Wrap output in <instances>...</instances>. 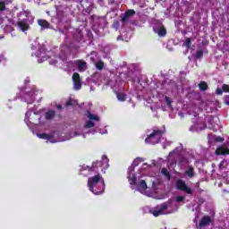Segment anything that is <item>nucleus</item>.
I'll return each instance as SVG.
<instances>
[{
	"label": "nucleus",
	"instance_id": "f257e3e1",
	"mask_svg": "<svg viewBox=\"0 0 229 229\" xmlns=\"http://www.w3.org/2000/svg\"><path fill=\"white\" fill-rule=\"evenodd\" d=\"M103 163L100 161H95L89 169V173H95V175L88 179V187L90 192H93L96 196L103 194L105 192V179L101 174H99L98 167H102Z\"/></svg>",
	"mask_w": 229,
	"mask_h": 229
},
{
	"label": "nucleus",
	"instance_id": "f03ea898",
	"mask_svg": "<svg viewBox=\"0 0 229 229\" xmlns=\"http://www.w3.org/2000/svg\"><path fill=\"white\" fill-rule=\"evenodd\" d=\"M164 135V131L162 130H154L150 135H148L145 139V142L150 143V144H155V141H152L153 139H157V143L160 142V137Z\"/></svg>",
	"mask_w": 229,
	"mask_h": 229
},
{
	"label": "nucleus",
	"instance_id": "7ed1b4c3",
	"mask_svg": "<svg viewBox=\"0 0 229 229\" xmlns=\"http://www.w3.org/2000/svg\"><path fill=\"white\" fill-rule=\"evenodd\" d=\"M176 189H178V191H182V192H185L186 194H192V189L189 188V186H187V183H185V181L179 179L176 182Z\"/></svg>",
	"mask_w": 229,
	"mask_h": 229
},
{
	"label": "nucleus",
	"instance_id": "20e7f679",
	"mask_svg": "<svg viewBox=\"0 0 229 229\" xmlns=\"http://www.w3.org/2000/svg\"><path fill=\"white\" fill-rule=\"evenodd\" d=\"M158 209L150 211L154 217H158V216H164V212L169 208V202H164L159 207Z\"/></svg>",
	"mask_w": 229,
	"mask_h": 229
},
{
	"label": "nucleus",
	"instance_id": "39448f33",
	"mask_svg": "<svg viewBox=\"0 0 229 229\" xmlns=\"http://www.w3.org/2000/svg\"><path fill=\"white\" fill-rule=\"evenodd\" d=\"M73 87L75 90H81V77H80V73L74 72L72 75Z\"/></svg>",
	"mask_w": 229,
	"mask_h": 229
},
{
	"label": "nucleus",
	"instance_id": "423d86ee",
	"mask_svg": "<svg viewBox=\"0 0 229 229\" xmlns=\"http://www.w3.org/2000/svg\"><path fill=\"white\" fill-rule=\"evenodd\" d=\"M17 28L21 30V31H28L30 30V23L28 22V20L23 19L16 22Z\"/></svg>",
	"mask_w": 229,
	"mask_h": 229
},
{
	"label": "nucleus",
	"instance_id": "0eeeda50",
	"mask_svg": "<svg viewBox=\"0 0 229 229\" xmlns=\"http://www.w3.org/2000/svg\"><path fill=\"white\" fill-rule=\"evenodd\" d=\"M210 223H212V217L210 216H204L199 223V228H206Z\"/></svg>",
	"mask_w": 229,
	"mask_h": 229
},
{
	"label": "nucleus",
	"instance_id": "6e6552de",
	"mask_svg": "<svg viewBox=\"0 0 229 229\" xmlns=\"http://www.w3.org/2000/svg\"><path fill=\"white\" fill-rule=\"evenodd\" d=\"M75 65L77 66V69L79 70V72H85V69L87 68V62L79 59L74 61Z\"/></svg>",
	"mask_w": 229,
	"mask_h": 229
},
{
	"label": "nucleus",
	"instance_id": "1a4fd4ad",
	"mask_svg": "<svg viewBox=\"0 0 229 229\" xmlns=\"http://www.w3.org/2000/svg\"><path fill=\"white\" fill-rule=\"evenodd\" d=\"M133 15H135V10L133 9L126 10L122 16V19H121L122 22H126V21H128L130 17H133Z\"/></svg>",
	"mask_w": 229,
	"mask_h": 229
},
{
	"label": "nucleus",
	"instance_id": "9d476101",
	"mask_svg": "<svg viewBox=\"0 0 229 229\" xmlns=\"http://www.w3.org/2000/svg\"><path fill=\"white\" fill-rule=\"evenodd\" d=\"M155 33H157L158 37L164 38L165 37V35H167V30L165 29V27L164 25H162L161 27H159L157 30H154Z\"/></svg>",
	"mask_w": 229,
	"mask_h": 229
},
{
	"label": "nucleus",
	"instance_id": "9b49d317",
	"mask_svg": "<svg viewBox=\"0 0 229 229\" xmlns=\"http://www.w3.org/2000/svg\"><path fill=\"white\" fill-rule=\"evenodd\" d=\"M216 155H229V148L225 146H220L216 148Z\"/></svg>",
	"mask_w": 229,
	"mask_h": 229
},
{
	"label": "nucleus",
	"instance_id": "f8f14e48",
	"mask_svg": "<svg viewBox=\"0 0 229 229\" xmlns=\"http://www.w3.org/2000/svg\"><path fill=\"white\" fill-rule=\"evenodd\" d=\"M38 26H40L43 30H49L51 28V23L46 20H38Z\"/></svg>",
	"mask_w": 229,
	"mask_h": 229
},
{
	"label": "nucleus",
	"instance_id": "ddd939ff",
	"mask_svg": "<svg viewBox=\"0 0 229 229\" xmlns=\"http://www.w3.org/2000/svg\"><path fill=\"white\" fill-rule=\"evenodd\" d=\"M185 174H187L189 178H194V176H196V173L194 172V166L188 165L185 171Z\"/></svg>",
	"mask_w": 229,
	"mask_h": 229
},
{
	"label": "nucleus",
	"instance_id": "4468645a",
	"mask_svg": "<svg viewBox=\"0 0 229 229\" xmlns=\"http://www.w3.org/2000/svg\"><path fill=\"white\" fill-rule=\"evenodd\" d=\"M55 115H56V112H55V110H49L45 114L47 121H51V119H54Z\"/></svg>",
	"mask_w": 229,
	"mask_h": 229
},
{
	"label": "nucleus",
	"instance_id": "2eb2a0df",
	"mask_svg": "<svg viewBox=\"0 0 229 229\" xmlns=\"http://www.w3.org/2000/svg\"><path fill=\"white\" fill-rule=\"evenodd\" d=\"M199 89L202 92H205V90H208V84H207V82L205 81H202L199 84Z\"/></svg>",
	"mask_w": 229,
	"mask_h": 229
},
{
	"label": "nucleus",
	"instance_id": "dca6fc26",
	"mask_svg": "<svg viewBox=\"0 0 229 229\" xmlns=\"http://www.w3.org/2000/svg\"><path fill=\"white\" fill-rule=\"evenodd\" d=\"M39 139H44L45 140H51L53 139V135L47 133H39L38 134Z\"/></svg>",
	"mask_w": 229,
	"mask_h": 229
},
{
	"label": "nucleus",
	"instance_id": "f3484780",
	"mask_svg": "<svg viewBox=\"0 0 229 229\" xmlns=\"http://www.w3.org/2000/svg\"><path fill=\"white\" fill-rule=\"evenodd\" d=\"M183 46H185L187 49H191V46H192V38H187L183 43Z\"/></svg>",
	"mask_w": 229,
	"mask_h": 229
},
{
	"label": "nucleus",
	"instance_id": "a211bd4d",
	"mask_svg": "<svg viewBox=\"0 0 229 229\" xmlns=\"http://www.w3.org/2000/svg\"><path fill=\"white\" fill-rule=\"evenodd\" d=\"M162 174L167 178V180H171V173H169V170L167 168H162L161 170Z\"/></svg>",
	"mask_w": 229,
	"mask_h": 229
},
{
	"label": "nucleus",
	"instance_id": "6ab92c4d",
	"mask_svg": "<svg viewBox=\"0 0 229 229\" xmlns=\"http://www.w3.org/2000/svg\"><path fill=\"white\" fill-rule=\"evenodd\" d=\"M138 187H140V189H142L143 191H146V189H148V184L146 183V181L141 180L138 182Z\"/></svg>",
	"mask_w": 229,
	"mask_h": 229
},
{
	"label": "nucleus",
	"instance_id": "aec40b11",
	"mask_svg": "<svg viewBox=\"0 0 229 229\" xmlns=\"http://www.w3.org/2000/svg\"><path fill=\"white\" fill-rule=\"evenodd\" d=\"M116 98L118 99V101H126V95L124 93H116Z\"/></svg>",
	"mask_w": 229,
	"mask_h": 229
},
{
	"label": "nucleus",
	"instance_id": "412c9836",
	"mask_svg": "<svg viewBox=\"0 0 229 229\" xmlns=\"http://www.w3.org/2000/svg\"><path fill=\"white\" fill-rule=\"evenodd\" d=\"M129 182L131 185H137V176H135V174L130 175Z\"/></svg>",
	"mask_w": 229,
	"mask_h": 229
},
{
	"label": "nucleus",
	"instance_id": "4be33fe9",
	"mask_svg": "<svg viewBox=\"0 0 229 229\" xmlns=\"http://www.w3.org/2000/svg\"><path fill=\"white\" fill-rule=\"evenodd\" d=\"M105 67V63L103 61H99L96 64V69H98V71H103Z\"/></svg>",
	"mask_w": 229,
	"mask_h": 229
},
{
	"label": "nucleus",
	"instance_id": "5701e85b",
	"mask_svg": "<svg viewBox=\"0 0 229 229\" xmlns=\"http://www.w3.org/2000/svg\"><path fill=\"white\" fill-rule=\"evenodd\" d=\"M179 164H189V158L182 156L179 158Z\"/></svg>",
	"mask_w": 229,
	"mask_h": 229
},
{
	"label": "nucleus",
	"instance_id": "b1692460",
	"mask_svg": "<svg viewBox=\"0 0 229 229\" xmlns=\"http://www.w3.org/2000/svg\"><path fill=\"white\" fill-rule=\"evenodd\" d=\"M94 126H95L94 122H92V120H89L84 125V128H94Z\"/></svg>",
	"mask_w": 229,
	"mask_h": 229
},
{
	"label": "nucleus",
	"instance_id": "393cba45",
	"mask_svg": "<svg viewBox=\"0 0 229 229\" xmlns=\"http://www.w3.org/2000/svg\"><path fill=\"white\" fill-rule=\"evenodd\" d=\"M195 58L197 60H201V58H203V50L197 51Z\"/></svg>",
	"mask_w": 229,
	"mask_h": 229
},
{
	"label": "nucleus",
	"instance_id": "a878e982",
	"mask_svg": "<svg viewBox=\"0 0 229 229\" xmlns=\"http://www.w3.org/2000/svg\"><path fill=\"white\" fill-rule=\"evenodd\" d=\"M88 117L90 121H99V118L93 114L89 113Z\"/></svg>",
	"mask_w": 229,
	"mask_h": 229
},
{
	"label": "nucleus",
	"instance_id": "bb28decb",
	"mask_svg": "<svg viewBox=\"0 0 229 229\" xmlns=\"http://www.w3.org/2000/svg\"><path fill=\"white\" fill-rule=\"evenodd\" d=\"M6 10V4L4 2L0 1V12H4Z\"/></svg>",
	"mask_w": 229,
	"mask_h": 229
},
{
	"label": "nucleus",
	"instance_id": "cd10ccee",
	"mask_svg": "<svg viewBox=\"0 0 229 229\" xmlns=\"http://www.w3.org/2000/svg\"><path fill=\"white\" fill-rule=\"evenodd\" d=\"M184 200H185V197H183V196H177L175 199V201L177 203H182V201H184Z\"/></svg>",
	"mask_w": 229,
	"mask_h": 229
},
{
	"label": "nucleus",
	"instance_id": "c85d7f7f",
	"mask_svg": "<svg viewBox=\"0 0 229 229\" xmlns=\"http://www.w3.org/2000/svg\"><path fill=\"white\" fill-rule=\"evenodd\" d=\"M165 100L167 106L171 107V103H173L171 98L169 97H165Z\"/></svg>",
	"mask_w": 229,
	"mask_h": 229
},
{
	"label": "nucleus",
	"instance_id": "c756f323",
	"mask_svg": "<svg viewBox=\"0 0 229 229\" xmlns=\"http://www.w3.org/2000/svg\"><path fill=\"white\" fill-rule=\"evenodd\" d=\"M222 90H223V92H229V85L223 84Z\"/></svg>",
	"mask_w": 229,
	"mask_h": 229
},
{
	"label": "nucleus",
	"instance_id": "7c9ffc66",
	"mask_svg": "<svg viewBox=\"0 0 229 229\" xmlns=\"http://www.w3.org/2000/svg\"><path fill=\"white\" fill-rule=\"evenodd\" d=\"M102 160L104 162V164H106V165H108V162H109V159H108V157L106 156H102Z\"/></svg>",
	"mask_w": 229,
	"mask_h": 229
},
{
	"label": "nucleus",
	"instance_id": "2f4dec72",
	"mask_svg": "<svg viewBox=\"0 0 229 229\" xmlns=\"http://www.w3.org/2000/svg\"><path fill=\"white\" fill-rule=\"evenodd\" d=\"M65 106H72V98H70L65 103Z\"/></svg>",
	"mask_w": 229,
	"mask_h": 229
},
{
	"label": "nucleus",
	"instance_id": "473e14b6",
	"mask_svg": "<svg viewBox=\"0 0 229 229\" xmlns=\"http://www.w3.org/2000/svg\"><path fill=\"white\" fill-rule=\"evenodd\" d=\"M113 26H114V28H116V29L119 28V21H117V20L114 21Z\"/></svg>",
	"mask_w": 229,
	"mask_h": 229
},
{
	"label": "nucleus",
	"instance_id": "72a5a7b5",
	"mask_svg": "<svg viewBox=\"0 0 229 229\" xmlns=\"http://www.w3.org/2000/svg\"><path fill=\"white\" fill-rule=\"evenodd\" d=\"M217 96H222L223 95V89L217 88L216 90Z\"/></svg>",
	"mask_w": 229,
	"mask_h": 229
},
{
	"label": "nucleus",
	"instance_id": "f704fd0d",
	"mask_svg": "<svg viewBox=\"0 0 229 229\" xmlns=\"http://www.w3.org/2000/svg\"><path fill=\"white\" fill-rule=\"evenodd\" d=\"M174 153H176V149L172 150V151L169 153V157H173V155H174Z\"/></svg>",
	"mask_w": 229,
	"mask_h": 229
},
{
	"label": "nucleus",
	"instance_id": "c9c22d12",
	"mask_svg": "<svg viewBox=\"0 0 229 229\" xmlns=\"http://www.w3.org/2000/svg\"><path fill=\"white\" fill-rule=\"evenodd\" d=\"M216 142H221V141L223 140V138L217 137V138L216 139Z\"/></svg>",
	"mask_w": 229,
	"mask_h": 229
},
{
	"label": "nucleus",
	"instance_id": "e433bc0d",
	"mask_svg": "<svg viewBox=\"0 0 229 229\" xmlns=\"http://www.w3.org/2000/svg\"><path fill=\"white\" fill-rule=\"evenodd\" d=\"M225 103L229 106V98H225Z\"/></svg>",
	"mask_w": 229,
	"mask_h": 229
},
{
	"label": "nucleus",
	"instance_id": "4c0bfd02",
	"mask_svg": "<svg viewBox=\"0 0 229 229\" xmlns=\"http://www.w3.org/2000/svg\"><path fill=\"white\" fill-rule=\"evenodd\" d=\"M56 108H57V110H62V105H58V106H56Z\"/></svg>",
	"mask_w": 229,
	"mask_h": 229
},
{
	"label": "nucleus",
	"instance_id": "58836bf2",
	"mask_svg": "<svg viewBox=\"0 0 229 229\" xmlns=\"http://www.w3.org/2000/svg\"><path fill=\"white\" fill-rule=\"evenodd\" d=\"M116 40H123V37L118 36L117 38H116Z\"/></svg>",
	"mask_w": 229,
	"mask_h": 229
},
{
	"label": "nucleus",
	"instance_id": "ea45409f",
	"mask_svg": "<svg viewBox=\"0 0 229 229\" xmlns=\"http://www.w3.org/2000/svg\"><path fill=\"white\" fill-rule=\"evenodd\" d=\"M54 64H56V61H54Z\"/></svg>",
	"mask_w": 229,
	"mask_h": 229
}]
</instances>
